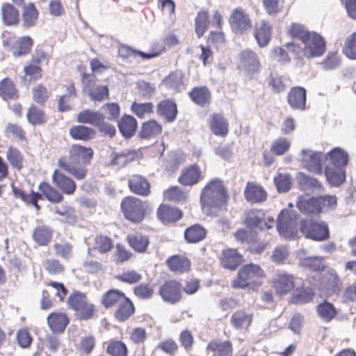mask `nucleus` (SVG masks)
I'll return each mask as SVG.
<instances>
[{"mask_svg":"<svg viewBox=\"0 0 356 356\" xmlns=\"http://www.w3.org/2000/svg\"><path fill=\"white\" fill-rule=\"evenodd\" d=\"M93 155L94 151L91 147L73 144L68 150V156H63L58 159L57 165L60 170L56 169L53 172L51 179L62 194L73 195L77 186L74 180L61 170L69 172L77 180H83L88 175L87 166L90 163Z\"/></svg>","mask_w":356,"mask_h":356,"instance_id":"nucleus-1","label":"nucleus"},{"mask_svg":"<svg viewBox=\"0 0 356 356\" xmlns=\"http://www.w3.org/2000/svg\"><path fill=\"white\" fill-rule=\"evenodd\" d=\"M277 229L280 235L289 239L299 238L298 231L305 238L314 241H325L330 236L328 225L323 220L301 219L297 229L293 215L286 209H283L280 213L277 220Z\"/></svg>","mask_w":356,"mask_h":356,"instance_id":"nucleus-2","label":"nucleus"},{"mask_svg":"<svg viewBox=\"0 0 356 356\" xmlns=\"http://www.w3.org/2000/svg\"><path fill=\"white\" fill-rule=\"evenodd\" d=\"M229 195L223 181L218 178L212 179L202 189L200 202L202 210L207 215H212L225 209Z\"/></svg>","mask_w":356,"mask_h":356,"instance_id":"nucleus-3","label":"nucleus"},{"mask_svg":"<svg viewBox=\"0 0 356 356\" xmlns=\"http://www.w3.org/2000/svg\"><path fill=\"white\" fill-rule=\"evenodd\" d=\"M337 205V198L334 195H318L309 198L300 196L296 202L298 209L308 216H318L334 209Z\"/></svg>","mask_w":356,"mask_h":356,"instance_id":"nucleus-4","label":"nucleus"},{"mask_svg":"<svg viewBox=\"0 0 356 356\" xmlns=\"http://www.w3.org/2000/svg\"><path fill=\"white\" fill-rule=\"evenodd\" d=\"M149 204L147 201L128 195L122 198L120 211L124 218L133 225L141 224L148 215Z\"/></svg>","mask_w":356,"mask_h":356,"instance_id":"nucleus-5","label":"nucleus"},{"mask_svg":"<svg viewBox=\"0 0 356 356\" xmlns=\"http://www.w3.org/2000/svg\"><path fill=\"white\" fill-rule=\"evenodd\" d=\"M266 276L265 271L260 266L254 264H245L238 270L236 276L231 282V286L235 289L259 287L261 285V280Z\"/></svg>","mask_w":356,"mask_h":356,"instance_id":"nucleus-6","label":"nucleus"},{"mask_svg":"<svg viewBox=\"0 0 356 356\" xmlns=\"http://www.w3.org/2000/svg\"><path fill=\"white\" fill-rule=\"evenodd\" d=\"M67 303L79 320L87 321L96 315V306L90 302L83 293L79 291L72 293L67 298Z\"/></svg>","mask_w":356,"mask_h":356,"instance_id":"nucleus-7","label":"nucleus"},{"mask_svg":"<svg viewBox=\"0 0 356 356\" xmlns=\"http://www.w3.org/2000/svg\"><path fill=\"white\" fill-rule=\"evenodd\" d=\"M296 277L286 270H277L272 277L270 284L275 295L283 297L291 293L296 287Z\"/></svg>","mask_w":356,"mask_h":356,"instance_id":"nucleus-8","label":"nucleus"},{"mask_svg":"<svg viewBox=\"0 0 356 356\" xmlns=\"http://www.w3.org/2000/svg\"><path fill=\"white\" fill-rule=\"evenodd\" d=\"M81 83L88 91L90 100L95 102H102L109 99V89L107 86L95 84L96 76L93 74L81 73Z\"/></svg>","mask_w":356,"mask_h":356,"instance_id":"nucleus-9","label":"nucleus"},{"mask_svg":"<svg viewBox=\"0 0 356 356\" xmlns=\"http://www.w3.org/2000/svg\"><path fill=\"white\" fill-rule=\"evenodd\" d=\"M238 60L246 77L249 79L258 77L261 70V64L255 52L250 49H245L239 54Z\"/></svg>","mask_w":356,"mask_h":356,"instance_id":"nucleus-10","label":"nucleus"},{"mask_svg":"<svg viewBox=\"0 0 356 356\" xmlns=\"http://www.w3.org/2000/svg\"><path fill=\"white\" fill-rule=\"evenodd\" d=\"M228 22L232 31L237 34H243L252 28L249 14L241 7L232 10Z\"/></svg>","mask_w":356,"mask_h":356,"instance_id":"nucleus-11","label":"nucleus"},{"mask_svg":"<svg viewBox=\"0 0 356 356\" xmlns=\"http://www.w3.org/2000/svg\"><path fill=\"white\" fill-rule=\"evenodd\" d=\"M159 295L164 302L171 305L177 304L182 299L181 284L175 280L165 281L160 286Z\"/></svg>","mask_w":356,"mask_h":356,"instance_id":"nucleus-12","label":"nucleus"},{"mask_svg":"<svg viewBox=\"0 0 356 356\" xmlns=\"http://www.w3.org/2000/svg\"><path fill=\"white\" fill-rule=\"evenodd\" d=\"M302 43L303 54L308 58L321 56L325 51L326 44L324 39L315 32H312Z\"/></svg>","mask_w":356,"mask_h":356,"instance_id":"nucleus-13","label":"nucleus"},{"mask_svg":"<svg viewBox=\"0 0 356 356\" xmlns=\"http://www.w3.org/2000/svg\"><path fill=\"white\" fill-rule=\"evenodd\" d=\"M204 179L200 166L193 163L184 167L178 177V182L183 186H193Z\"/></svg>","mask_w":356,"mask_h":356,"instance_id":"nucleus-14","label":"nucleus"},{"mask_svg":"<svg viewBox=\"0 0 356 356\" xmlns=\"http://www.w3.org/2000/svg\"><path fill=\"white\" fill-rule=\"evenodd\" d=\"M129 191L138 196L147 197L151 193V185L147 179L141 175H133L127 183Z\"/></svg>","mask_w":356,"mask_h":356,"instance_id":"nucleus-15","label":"nucleus"},{"mask_svg":"<svg viewBox=\"0 0 356 356\" xmlns=\"http://www.w3.org/2000/svg\"><path fill=\"white\" fill-rule=\"evenodd\" d=\"M191 101L200 107H207L211 103L212 93L206 86H196L188 93Z\"/></svg>","mask_w":356,"mask_h":356,"instance_id":"nucleus-16","label":"nucleus"},{"mask_svg":"<svg viewBox=\"0 0 356 356\" xmlns=\"http://www.w3.org/2000/svg\"><path fill=\"white\" fill-rule=\"evenodd\" d=\"M157 218L164 225L175 223L183 217V212L178 208L161 204L156 210Z\"/></svg>","mask_w":356,"mask_h":356,"instance_id":"nucleus-17","label":"nucleus"},{"mask_svg":"<svg viewBox=\"0 0 356 356\" xmlns=\"http://www.w3.org/2000/svg\"><path fill=\"white\" fill-rule=\"evenodd\" d=\"M243 193L245 200L252 204L262 203L268 197V193L264 187L254 181L247 183Z\"/></svg>","mask_w":356,"mask_h":356,"instance_id":"nucleus-18","label":"nucleus"},{"mask_svg":"<svg viewBox=\"0 0 356 356\" xmlns=\"http://www.w3.org/2000/svg\"><path fill=\"white\" fill-rule=\"evenodd\" d=\"M302 163L304 167L311 172L321 175L322 173L321 161L324 159V154L307 150H302Z\"/></svg>","mask_w":356,"mask_h":356,"instance_id":"nucleus-19","label":"nucleus"},{"mask_svg":"<svg viewBox=\"0 0 356 356\" xmlns=\"http://www.w3.org/2000/svg\"><path fill=\"white\" fill-rule=\"evenodd\" d=\"M166 265L172 272L179 274L188 273L191 269V260L184 254H174L167 259Z\"/></svg>","mask_w":356,"mask_h":356,"instance_id":"nucleus-20","label":"nucleus"},{"mask_svg":"<svg viewBox=\"0 0 356 356\" xmlns=\"http://www.w3.org/2000/svg\"><path fill=\"white\" fill-rule=\"evenodd\" d=\"M307 91L301 86L292 87L287 95V102L295 110H305L306 107Z\"/></svg>","mask_w":356,"mask_h":356,"instance_id":"nucleus-21","label":"nucleus"},{"mask_svg":"<svg viewBox=\"0 0 356 356\" xmlns=\"http://www.w3.org/2000/svg\"><path fill=\"white\" fill-rule=\"evenodd\" d=\"M138 157V152L136 150L127 149L120 153L113 152L110 155V161L107 166L120 168L134 161Z\"/></svg>","mask_w":356,"mask_h":356,"instance_id":"nucleus-22","label":"nucleus"},{"mask_svg":"<svg viewBox=\"0 0 356 356\" xmlns=\"http://www.w3.org/2000/svg\"><path fill=\"white\" fill-rule=\"evenodd\" d=\"M209 126L215 136L224 138L229 133V123L221 113H212L209 117Z\"/></svg>","mask_w":356,"mask_h":356,"instance_id":"nucleus-23","label":"nucleus"},{"mask_svg":"<svg viewBox=\"0 0 356 356\" xmlns=\"http://www.w3.org/2000/svg\"><path fill=\"white\" fill-rule=\"evenodd\" d=\"M156 113L158 115L164 118L166 122H172L178 113L177 104L172 99H163L157 104Z\"/></svg>","mask_w":356,"mask_h":356,"instance_id":"nucleus-24","label":"nucleus"},{"mask_svg":"<svg viewBox=\"0 0 356 356\" xmlns=\"http://www.w3.org/2000/svg\"><path fill=\"white\" fill-rule=\"evenodd\" d=\"M243 256L236 249L223 250L220 257L221 265L227 269L234 270L242 263Z\"/></svg>","mask_w":356,"mask_h":356,"instance_id":"nucleus-25","label":"nucleus"},{"mask_svg":"<svg viewBox=\"0 0 356 356\" xmlns=\"http://www.w3.org/2000/svg\"><path fill=\"white\" fill-rule=\"evenodd\" d=\"M129 245L136 252L145 253L149 245V236L140 232L128 234L126 238Z\"/></svg>","mask_w":356,"mask_h":356,"instance_id":"nucleus-26","label":"nucleus"},{"mask_svg":"<svg viewBox=\"0 0 356 356\" xmlns=\"http://www.w3.org/2000/svg\"><path fill=\"white\" fill-rule=\"evenodd\" d=\"M325 162H329L330 167L346 168L348 163V155L346 152L339 147H335L324 154ZM327 165V163H326Z\"/></svg>","mask_w":356,"mask_h":356,"instance_id":"nucleus-27","label":"nucleus"},{"mask_svg":"<svg viewBox=\"0 0 356 356\" xmlns=\"http://www.w3.org/2000/svg\"><path fill=\"white\" fill-rule=\"evenodd\" d=\"M207 233L203 225L195 223L185 229L184 237L188 243H197L207 238Z\"/></svg>","mask_w":356,"mask_h":356,"instance_id":"nucleus-28","label":"nucleus"},{"mask_svg":"<svg viewBox=\"0 0 356 356\" xmlns=\"http://www.w3.org/2000/svg\"><path fill=\"white\" fill-rule=\"evenodd\" d=\"M127 298V296L123 291L111 289L102 296L100 302L105 309H109L118 306Z\"/></svg>","mask_w":356,"mask_h":356,"instance_id":"nucleus-29","label":"nucleus"},{"mask_svg":"<svg viewBox=\"0 0 356 356\" xmlns=\"http://www.w3.org/2000/svg\"><path fill=\"white\" fill-rule=\"evenodd\" d=\"M47 323L54 332H63L69 324L70 319L65 312H51L47 316Z\"/></svg>","mask_w":356,"mask_h":356,"instance_id":"nucleus-30","label":"nucleus"},{"mask_svg":"<svg viewBox=\"0 0 356 356\" xmlns=\"http://www.w3.org/2000/svg\"><path fill=\"white\" fill-rule=\"evenodd\" d=\"M46 111L34 104H31L27 108L26 120L33 126L44 125L48 121Z\"/></svg>","mask_w":356,"mask_h":356,"instance_id":"nucleus-31","label":"nucleus"},{"mask_svg":"<svg viewBox=\"0 0 356 356\" xmlns=\"http://www.w3.org/2000/svg\"><path fill=\"white\" fill-rule=\"evenodd\" d=\"M118 127L123 137L130 138L136 134L138 122L134 116L124 114L118 121Z\"/></svg>","mask_w":356,"mask_h":356,"instance_id":"nucleus-32","label":"nucleus"},{"mask_svg":"<svg viewBox=\"0 0 356 356\" xmlns=\"http://www.w3.org/2000/svg\"><path fill=\"white\" fill-rule=\"evenodd\" d=\"M0 97L4 101L17 100L19 97L18 89L10 77L0 81Z\"/></svg>","mask_w":356,"mask_h":356,"instance_id":"nucleus-33","label":"nucleus"},{"mask_svg":"<svg viewBox=\"0 0 356 356\" xmlns=\"http://www.w3.org/2000/svg\"><path fill=\"white\" fill-rule=\"evenodd\" d=\"M265 213L261 209H251L248 211L243 220V224L248 228H254L261 227L263 228V225L269 229L272 225H268L264 222Z\"/></svg>","mask_w":356,"mask_h":356,"instance_id":"nucleus-34","label":"nucleus"},{"mask_svg":"<svg viewBox=\"0 0 356 356\" xmlns=\"http://www.w3.org/2000/svg\"><path fill=\"white\" fill-rule=\"evenodd\" d=\"M116 307L114 317L118 322L127 321L136 312L134 304L129 297Z\"/></svg>","mask_w":356,"mask_h":356,"instance_id":"nucleus-35","label":"nucleus"},{"mask_svg":"<svg viewBox=\"0 0 356 356\" xmlns=\"http://www.w3.org/2000/svg\"><path fill=\"white\" fill-rule=\"evenodd\" d=\"M105 120V116L97 111L91 109H84L79 112L76 117V121L81 124H88L96 127Z\"/></svg>","mask_w":356,"mask_h":356,"instance_id":"nucleus-36","label":"nucleus"},{"mask_svg":"<svg viewBox=\"0 0 356 356\" xmlns=\"http://www.w3.org/2000/svg\"><path fill=\"white\" fill-rule=\"evenodd\" d=\"M38 189L40 191V193L42 194V197H44L51 203H60L64 200L62 193L48 182L42 181L38 186Z\"/></svg>","mask_w":356,"mask_h":356,"instance_id":"nucleus-37","label":"nucleus"},{"mask_svg":"<svg viewBox=\"0 0 356 356\" xmlns=\"http://www.w3.org/2000/svg\"><path fill=\"white\" fill-rule=\"evenodd\" d=\"M325 175L327 182L332 186H339L346 180L345 168L330 167L326 165L325 169Z\"/></svg>","mask_w":356,"mask_h":356,"instance_id":"nucleus-38","label":"nucleus"},{"mask_svg":"<svg viewBox=\"0 0 356 356\" xmlns=\"http://www.w3.org/2000/svg\"><path fill=\"white\" fill-rule=\"evenodd\" d=\"M22 17V24L25 28L29 29L36 25L39 18V11L34 3L31 2L23 6Z\"/></svg>","mask_w":356,"mask_h":356,"instance_id":"nucleus-39","label":"nucleus"},{"mask_svg":"<svg viewBox=\"0 0 356 356\" xmlns=\"http://www.w3.org/2000/svg\"><path fill=\"white\" fill-rule=\"evenodd\" d=\"M162 130V126L156 120H149L142 123L138 136L142 139H149L161 134Z\"/></svg>","mask_w":356,"mask_h":356,"instance_id":"nucleus-40","label":"nucleus"},{"mask_svg":"<svg viewBox=\"0 0 356 356\" xmlns=\"http://www.w3.org/2000/svg\"><path fill=\"white\" fill-rule=\"evenodd\" d=\"M253 315L244 309L236 311L231 316L230 323L237 330L248 329L252 324Z\"/></svg>","mask_w":356,"mask_h":356,"instance_id":"nucleus-41","label":"nucleus"},{"mask_svg":"<svg viewBox=\"0 0 356 356\" xmlns=\"http://www.w3.org/2000/svg\"><path fill=\"white\" fill-rule=\"evenodd\" d=\"M72 138L76 140L88 141L95 138L96 131L94 129L83 125H74L69 131Z\"/></svg>","mask_w":356,"mask_h":356,"instance_id":"nucleus-42","label":"nucleus"},{"mask_svg":"<svg viewBox=\"0 0 356 356\" xmlns=\"http://www.w3.org/2000/svg\"><path fill=\"white\" fill-rule=\"evenodd\" d=\"M53 230L46 225H38L33 231L32 238L40 246L47 245L52 240Z\"/></svg>","mask_w":356,"mask_h":356,"instance_id":"nucleus-43","label":"nucleus"},{"mask_svg":"<svg viewBox=\"0 0 356 356\" xmlns=\"http://www.w3.org/2000/svg\"><path fill=\"white\" fill-rule=\"evenodd\" d=\"M209 12L205 9H201L197 12L195 18V32L197 38H201L207 31L210 24Z\"/></svg>","mask_w":356,"mask_h":356,"instance_id":"nucleus-44","label":"nucleus"},{"mask_svg":"<svg viewBox=\"0 0 356 356\" xmlns=\"http://www.w3.org/2000/svg\"><path fill=\"white\" fill-rule=\"evenodd\" d=\"M207 349L216 356H228L232 353L233 348L232 343L228 340L213 339L208 343Z\"/></svg>","mask_w":356,"mask_h":356,"instance_id":"nucleus-45","label":"nucleus"},{"mask_svg":"<svg viewBox=\"0 0 356 356\" xmlns=\"http://www.w3.org/2000/svg\"><path fill=\"white\" fill-rule=\"evenodd\" d=\"M2 19L6 26H15L19 22V10L11 3H5L1 6Z\"/></svg>","mask_w":356,"mask_h":356,"instance_id":"nucleus-46","label":"nucleus"},{"mask_svg":"<svg viewBox=\"0 0 356 356\" xmlns=\"http://www.w3.org/2000/svg\"><path fill=\"white\" fill-rule=\"evenodd\" d=\"M291 302L294 304H305L312 300L314 292L310 287L301 286L294 289L292 291Z\"/></svg>","mask_w":356,"mask_h":356,"instance_id":"nucleus-47","label":"nucleus"},{"mask_svg":"<svg viewBox=\"0 0 356 356\" xmlns=\"http://www.w3.org/2000/svg\"><path fill=\"white\" fill-rule=\"evenodd\" d=\"M254 36L260 47H264L267 45L271 38V27L268 23L263 21L257 24Z\"/></svg>","mask_w":356,"mask_h":356,"instance_id":"nucleus-48","label":"nucleus"},{"mask_svg":"<svg viewBox=\"0 0 356 356\" xmlns=\"http://www.w3.org/2000/svg\"><path fill=\"white\" fill-rule=\"evenodd\" d=\"M163 197L165 200L168 202L179 203L186 200L187 193L180 187L175 186L165 190Z\"/></svg>","mask_w":356,"mask_h":356,"instance_id":"nucleus-49","label":"nucleus"},{"mask_svg":"<svg viewBox=\"0 0 356 356\" xmlns=\"http://www.w3.org/2000/svg\"><path fill=\"white\" fill-rule=\"evenodd\" d=\"M33 44V38L29 35L19 38L17 41V47L13 51V56L15 57H20L29 54Z\"/></svg>","mask_w":356,"mask_h":356,"instance_id":"nucleus-50","label":"nucleus"},{"mask_svg":"<svg viewBox=\"0 0 356 356\" xmlns=\"http://www.w3.org/2000/svg\"><path fill=\"white\" fill-rule=\"evenodd\" d=\"M316 312L318 316L326 322L331 321L337 314L334 305L326 300L317 305Z\"/></svg>","mask_w":356,"mask_h":356,"instance_id":"nucleus-51","label":"nucleus"},{"mask_svg":"<svg viewBox=\"0 0 356 356\" xmlns=\"http://www.w3.org/2000/svg\"><path fill=\"white\" fill-rule=\"evenodd\" d=\"M154 104L152 102L139 103L134 101L130 107L131 111L138 118L143 119L146 116L154 113Z\"/></svg>","mask_w":356,"mask_h":356,"instance_id":"nucleus-52","label":"nucleus"},{"mask_svg":"<svg viewBox=\"0 0 356 356\" xmlns=\"http://www.w3.org/2000/svg\"><path fill=\"white\" fill-rule=\"evenodd\" d=\"M6 158L13 168L19 171L23 168L24 156L17 148L13 146L9 147L6 153Z\"/></svg>","mask_w":356,"mask_h":356,"instance_id":"nucleus-53","label":"nucleus"},{"mask_svg":"<svg viewBox=\"0 0 356 356\" xmlns=\"http://www.w3.org/2000/svg\"><path fill=\"white\" fill-rule=\"evenodd\" d=\"M51 96V92L43 84H38L32 89L33 100L40 106H44Z\"/></svg>","mask_w":356,"mask_h":356,"instance_id":"nucleus-54","label":"nucleus"},{"mask_svg":"<svg viewBox=\"0 0 356 356\" xmlns=\"http://www.w3.org/2000/svg\"><path fill=\"white\" fill-rule=\"evenodd\" d=\"M127 348L121 341L110 340L107 343L106 353L111 356H127Z\"/></svg>","mask_w":356,"mask_h":356,"instance_id":"nucleus-55","label":"nucleus"},{"mask_svg":"<svg viewBox=\"0 0 356 356\" xmlns=\"http://www.w3.org/2000/svg\"><path fill=\"white\" fill-rule=\"evenodd\" d=\"M291 147V142L289 139L280 137L275 139L271 144L270 152L276 156H281L286 153Z\"/></svg>","mask_w":356,"mask_h":356,"instance_id":"nucleus-56","label":"nucleus"},{"mask_svg":"<svg viewBox=\"0 0 356 356\" xmlns=\"http://www.w3.org/2000/svg\"><path fill=\"white\" fill-rule=\"evenodd\" d=\"M113 248V240L104 235H98L95 238L94 249L102 254L110 252Z\"/></svg>","mask_w":356,"mask_h":356,"instance_id":"nucleus-57","label":"nucleus"},{"mask_svg":"<svg viewBox=\"0 0 356 356\" xmlns=\"http://www.w3.org/2000/svg\"><path fill=\"white\" fill-rule=\"evenodd\" d=\"M134 294L140 300L151 299L154 294V287L147 283H140L133 289Z\"/></svg>","mask_w":356,"mask_h":356,"instance_id":"nucleus-58","label":"nucleus"},{"mask_svg":"<svg viewBox=\"0 0 356 356\" xmlns=\"http://www.w3.org/2000/svg\"><path fill=\"white\" fill-rule=\"evenodd\" d=\"M273 181L280 193L287 192L291 188V177L288 174L278 173L275 176Z\"/></svg>","mask_w":356,"mask_h":356,"instance_id":"nucleus-59","label":"nucleus"},{"mask_svg":"<svg viewBox=\"0 0 356 356\" xmlns=\"http://www.w3.org/2000/svg\"><path fill=\"white\" fill-rule=\"evenodd\" d=\"M268 86L275 93H281L286 90V85L284 76L270 74L268 80Z\"/></svg>","mask_w":356,"mask_h":356,"instance_id":"nucleus-60","label":"nucleus"},{"mask_svg":"<svg viewBox=\"0 0 356 356\" xmlns=\"http://www.w3.org/2000/svg\"><path fill=\"white\" fill-rule=\"evenodd\" d=\"M343 53L348 58L356 60V31L346 39Z\"/></svg>","mask_w":356,"mask_h":356,"instance_id":"nucleus-61","label":"nucleus"},{"mask_svg":"<svg viewBox=\"0 0 356 356\" xmlns=\"http://www.w3.org/2000/svg\"><path fill=\"white\" fill-rule=\"evenodd\" d=\"M311 33L312 32H309L305 26L298 23L291 24L288 31V33L291 38H297L300 40L302 42L307 39Z\"/></svg>","mask_w":356,"mask_h":356,"instance_id":"nucleus-62","label":"nucleus"},{"mask_svg":"<svg viewBox=\"0 0 356 356\" xmlns=\"http://www.w3.org/2000/svg\"><path fill=\"white\" fill-rule=\"evenodd\" d=\"M207 45L218 49L225 43V33L222 31H211L206 38Z\"/></svg>","mask_w":356,"mask_h":356,"instance_id":"nucleus-63","label":"nucleus"},{"mask_svg":"<svg viewBox=\"0 0 356 356\" xmlns=\"http://www.w3.org/2000/svg\"><path fill=\"white\" fill-rule=\"evenodd\" d=\"M116 279L122 282L133 284L139 282L142 279V275L135 270H128L116 275Z\"/></svg>","mask_w":356,"mask_h":356,"instance_id":"nucleus-64","label":"nucleus"}]
</instances>
